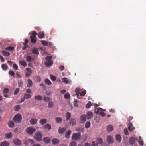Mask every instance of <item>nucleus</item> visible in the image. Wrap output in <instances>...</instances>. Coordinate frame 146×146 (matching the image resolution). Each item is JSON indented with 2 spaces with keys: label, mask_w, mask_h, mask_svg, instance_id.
Segmentation results:
<instances>
[{
  "label": "nucleus",
  "mask_w": 146,
  "mask_h": 146,
  "mask_svg": "<svg viewBox=\"0 0 146 146\" xmlns=\"http://www.w3.org/2000/svg\"><path fill=\"white\" fill-rule=\"evenodd\" d=\"M3 94H6L9 92V89L8 88H6L3 90Z\"/></svg>",
  "instance_id": "13d9d810"
},
{
  "label": "nucleus",
  "mask_w": 146,
  "mask_h": 146,
  "mask_svg": "<svg viewBox=\"0 0 146 146\" xmlns=\"http://www.w3.org/2000/svg\"><path fill=\"white\" fill-rule=\"evenodd\" d=\"M32 52L34 54H36L37 55L39 54L38 49L37 48L34 49L32 50Z\"/></svg>",
  "instance_id": "a878e982"
},
{
  "label": "nucleus",
  "mask_w": 146,
  "mask_h": 146,
  "mask_svg": "<svg viewBox=\"0 0 146 146\" xmlns=\"http://www.w3.org/2000/svg\"><path fill=\"white\" fill-rule=\"evenodd\" d=\"M62 119L61 117H57L56 118V121L58 123H60L62 121Z\"/></svg>",
  "instance_id": "bb28decb"
},
{
  "label": "nucleus",
  "mask_w": 146,
  "mask_h": 146,
  "mask_svg": "<svg viewBox=\"0 0 146 146\" xmlns=\"http://www.w3.org/2000/svg\"><path fill=\"white\" fill-rule=\"evenodd\" d=\"M31 97V95L27 94H25L23 96L24 98L25 99H29Z\"/></svg>",
  "instance_id": "72a5a7b5"
},
{
  "label": "nucleus",
  "mask_w": 146,
  "mask_h": 146,
  "mask_svg": "<svg viewBox=\"0 0 146 146\" xmlns=\"http://www.w3.org/2000/svg\"><path fill=\"white\" fill-rule=\"evenodd\" d=\"M13 143L17 145H20L21 144V142L17 138L14 139L13 140Z\"/></svg>",
  "instance_id": "423d86ee"
},
{
  "label": "nucleus",
  "mask_w": 146,
  "mask_h": 146,
  "mask_svg": "<svg viewBox=\"0 0 146 146\" xmlns=\"http://www.w3.org/2000/svg\"><path fill=\"white\" fill-rule=\"evenodd\" d=\"M48 107L49 108H52L54 106V103L52 101L48 102Z\"/></svg>",
  "instance_id": "4c0bfd02"
},
{
  "label": "nucleus",
  "mask_w": 146,
  "mask_h": 146,
  "mask_svg": "<svg viewBox=\"0 0 146 146\" xmlns=\"http://www.w3.org/2000/svg\"><path fill=\"white\" fill-rule=\"evenodd\" d=\"M137 139V138H135L133 137H131L129 139V143L131 145L134 144L135 143V140L136 139Z\"/></svg>",
  "instance_id": "0eeeda50"
},
{
  "label": "nucleus",
  "mask_w": 146,
  "mask_h": 146,
  "mask_svg": "<svg viewBox=\"0 0 146 146\" xmlns=\"http://www.w3.org/2000/svg\"><path fill=\"white\" fill-rule=\"evenodd\" d=\"M35 130L36 129L35 128L32 127H29L27 128L26 129V131L27 133L31 135L32 134L33 132H35Z\"/></svg>",
  "instance_id": "39448f33"
},
{
  "label": "nucleus",
  "mask_w": 146,
  "mask_h": 146,
  "mask_svg": "<svg viewBox=\"0 0 146 146\" xmlns=\"http://www.w3.org/2000/svg\"><path fill=\"white\" fill-rule=\"evenodd\" d=\"M59 68L61 71H62L64 70V67L63 66H59Z\"/></svg>",
  "instance_id": "338daca9"
},
{
  "label": "nucleus",
  "mask_w": 146,
  "mask_h": 146,
  "mask_svg": "<svg viewBox=\"0 0 146 146\" xmlns=\"http://www.w3.org/2000/svg\"><path fill=\"white\" fill-rule=\"evenodd\" d=\"M37 35L39 38L42 39L44 36V31L40 32L38 33Z\"/></svg>",
  "instance_id": "1a4fd4ad"
},
{
  "label": "nucleus",
  "mask_w": 146,
  "mask_h": 146,
  "mask_svg": "<svg viewBox=\"0 0 146 146\" xmlns=\"http://www.w3.org/2000/svg\"><path fill=\"white\" fill-rule=\"evenodd\" d=\"M42 137L41 133L40 132H38L36 133L34 136V138L36 140L40 141L41 140Z\"/></svg>",
  "instance_id": "20e7f679"
},
{
  "label": "nucleus",
  "mask_w": 146,
  "mask_h": 146,
  "mask_svg": "<svg viewBox=\"0 0 146 146\" xmlns=\"http://www.w3.org/2000/svg\"><path fill=\"white\" fill-rule=\"evenodd\" d=\"M70 123L72 126L75 125L76 123L75 120L74 119H70Z\"/></svg>",
  "instance_id": "c756f323"
},
{
  "label": "nucleus",
  "mask_w": 146,
  "mask_h": 146,
  "mask_svg": "<svg viewBox=\"0 0 146 146\" xmlns=\"http://www.w3.org/2000/svg\"><path fill=\"white\" fill-rule=\"evenodd\" d=\"M128 129L130 131H132L134 129V127H133L132 124L131 123H129V124Z\"/></svg>",
  "instance_id": "6ab92c4d"
},
{
  "label": "nucleus",
  "mask_w": 146,
  "mask_h": 146,
  "mask_svg": "<svg viewBox=\"0 0 146 146\" xmlns=\"http://www.w3.org/2000/svg\"><path fill=\"white\" fill-rule=\"evenodd\" d=\"M62 82L66 84L70 83L71 82L70 80H69L66 77L62 78Z\"/></svg>",
  "instance_id": "9d476101"
},
{
  "label": "nucleus",
  "mask_w": 146,
  "mask_h": 146,
  "mask_svg": "<svg viewBox=\"0 0 146 146\" xmlns=\"http://www.w3.org/2000/svg\"><path fill=\"white\" fill-rule=\"evenodd\" d=\"M23 84V82L21 80H20L18 82V84L19 87H22Z\"/></svg>",
  "instance_id": "09e8293b"
},
{
  "label": "nucleus",
  "mask_w": 146,
  "mask_h": 146,
  "mask_svg": "<svg viewBox=\"0 0 146 146\" xmlns=\"http://www.w3.org/2000/svg\"><path fill=\"white\" fill-rule=\"evenodd\" d=\"M30 38L31 39V41L32 43L35 44L37 41L36 39L35 38L36 37H34V36H30Z\"/></svg>",
  "instance_id": "2f4dec72"
},
{
  "label": "nucleus",
  "mask_w": 146,
  "mask_h": 146,
  "mask_svg": "<svg viewBox=\"0 0 146 146\" xmlns=\"http://www.w3.org/2000/svg\"><path fill=\"white\" fill-rule=\"evenodd\" d=\"M44 128L45 130H47L48 131L51 129V127L50 124H47L44 126Z\"/></svg>",
  "instance_id": "4468645a"
},
{
  "label": "nucleus",
  "mask_w": 146,
  "mask_h": 146,
  "mask_svg": "<svg viewBox=\"0 0 146 146\" xmlns=\"http://www.w3.org/2000/svg\"><path fill=\"white\" fill-rule=\"evenodd\" d=\"M53 64V62L52 61H49L46 62L44 64L47 66L48 67L52 66Z\"/></svg>",
  "instance_id": "f3484780"
},
{
  "label": "nucleus",
  "mask_w": 146,
  "mask_h": 146,
  "mask_svg": "<svg viewBox=\"0 0 146 146\" xmlns=\"http://www.w3.org/2000/svg\"><path fill=\"white\" fill-rule=\"evenodd\" d=\"M52 58V57L51 56H48L45 58L48 61H51L50 60H51Z\"/></svg>",
  "instance_id": "680f3d73"
},
{
  "label": "nucleus",
  "mask_w": 146,
  "mask_h": 146,
  "mask_svg": "<svg viewBox=\"0 0 146 146\" xmlns=\"http://www.w3.org/2000/svg\"><path fill=\"white\" fill-rule=\"evenodd\" d=\"M107 141L109 144L112 143L113 141V138L110 136H108L107 137Z\"/></svg>",
  "instance_id": "6e6552de"
},
{
  "label": "nucleus",
  "mask_w": 146,
  "mask_h": 146,
  "mask_svg": "<svg viewBox=\"0 0 146 146\" xmlns=\"http://www.w3.org/2000/svg\"><path fill=\"white\" fill-rule=\"evenodd\" d=\"M8 126L9 127L13 128L14 126V123L12 121H9L8 123Z\"/></svg>",
  "instance_id": "aec40b11"
},
{
  "label": "nucleus",
  "mask_w": 146,
  "mask_h": 146,
  "mask_svg": "<svg viewBox=\"0 0 146 146\" xmlns=\"http://www.w3.org/2000/svg\"><path fill=\"white\" fill-rule=\"evenodd\" d=\"M92 104L90 102H89L86 105V108H89L91 107Z\"/></svg>",
  "instance_id": "864d4df0"
},
{
  "label": "nucleus",
  "mask_w": 146,
  "mask_h": 146,
  "mask_svg": "<svg viewBox=\"0 0 146 146\" xmlns=\"http://www.w3.org/2000/svg\"><path fill=\"white\" fill-rule=\"evenodd\" d=\"M41 44L43 45L44 46H48V42L46 41L45 40H42L41 41Z\"/></svg>",
  "instance_id": "de8ad7c7"
},
{
  "label": "nucleus",
  "mask_w": 146,
  "mask_h": 146,
  "mask_svg": "<svg viewBox=\"0 0 146 146\" xmlns=\"http://www.w3.org/2000/svg\"><path fill=\"white\" fill-rule=\"evenodd\" d=\"M2 53L3 55L4 56H9L10 55L9 53L5 51H2Z\"/></svg>",
  "instance_id": "f704fd0d"
},
{
  "label": "nucleus",
  "mask_w": 146,
  "mask_h": 146,
  "mask_svg": "<svg viewBox=\"0 0 146 146\" xmlns=\"http://www.w3.org/2000/svg\"><path fill=\"white\" fill-rule=\"evenodd\" d=\"M124 132L125 135H129V133L127 129H124Z\"/></svg>",
  "instance_id": "0e129e2a"
},
{
  "label": "nucleus",
  "mask_w": 146,
  "mask_h": 146,
  "mask_svg": "<svg viewBox=\"0 0 146 146\" xmlns=\"http://www.w3.org/2000/svg\"><path fill=\"white\" fill-rule=\"evenodd\" d=\"M19 88H17L14 92V95H17L18 93L19 92Z\"/></svg>",
  "instance_id": "6e6d98bb"
},
{
  "label": "nucleus",
  "mask_w": 146,
  "mask_h": 146,
  "mask_svg": "<svg viewBox=\"0 0 146 146\" xmlns=\"http://www.w3.org/2000/svg\"><path fill=\"white\" fill-rule=\"evenodd\" d=\"M1 67L3 70H5L7 69L8 66L6 64H2Z\"/></svg>",
  "instance_id": "58836bf2"
},
{
  "label": "nucleus",
  "mask_w": 146,
  "mask_h": 146,
  "mask_svg": "<svg viewBox=\"0 0 146 146\" xmlns=\"http://www.w3.org/2000/svg\"><path fill=\"white\" fill-rule=\"evenodd\" d=\"M43 141L46 143H50V139L48 137H45L43 139Z\"/></svg>",
  "instance_id": "4be33fe9"
},
{
  "label": "nucleus",
  "mask_w": 146,
  "mask_h": 146,
  "mask_svg": "<svg viewBox=\"0 0 146 146\" xmlns=\"http://www.w3.org/2000/svg\"><path fill=\"white\" fill-rule=\"evenodd\" d=\"M115 140L118 142H120L121 141V137L120 135L117 134L115 136Z\"/></svg>",
  "instance_id": "f8f14e48"
},
{
  "label": "nucleus",
  "mask_w": 146,
  "mask_h": 146,
  "mask_svg": "<svg viewBox=\"0 0 146 146\" xmlns=\"http://www.w3.org/2000/svg\"><path fill=\"white\" fill-rule=\"evenodd\" d=\"M59 140L57 138L54 139L52 141V143L54 145H57L59 143Z\"/></svg>",
  "instance_id": "dca6fc26"
},
{
  "label": "nucleus",
  "mask_w": 146,
  "mask_h": 146,
  "mask_svg": "<svg viewBox=\"0 0 146 146\" xmlns=\"http://www.w3.org/2000/svg\"><path fill=\"white\" fill-rule=\"evenodd\" d=\"M12 134L11 132H9L8 133H6L5 134V137L7 139H10L12 137Z\"/></svg>",
  "instance_id": "7c9ffc66"
},
{
  "label": "nucleus",
  "mask_w": 146,
  "mask_h": 146,
  "mask_svg": "<svg viewBox=\"0 0 146 146\" xmlns=\"http://www.w3.org/2000/svg\"><path fill=\"white\" fill-rule=\"evenodd\" d=\"M29 143L31 144H33L34 143L33 140L32 139H29L24 142V144L25 145H28L29 144Z\"/></svg>",
  "instance_id": "9b49d317"
},
{
  "label": "nucleus",
  "mask_w": 146,
  "mask_h": 146,
  "mask_svg": "<svg viewBox=\"0 0 146 146\" xmlns=\"http://www.w3.org/2000/svg\"><path fill=\"white\" fill-rule=\"evenodd\" d=\"M51 100L50 98L49 97H46L44 98V102H50L51 101Z\"/></svg>",
  "instance_id": "8fccbe9b"
},
{
  "label": "nucleus",
  "mask_w": 146,
  "mask_h": 146,
  "mask_svg": "<svg viewBox=\"0 0 146 146\" xmlns=\"http://www.w3.org/2000/svg\"><path fill=\"white\" fill-rule=\"evenodd\" d=\"M86 115H81L80 117V119L81 121H82V123H83L86 121Z\"/></svg>",
  "instance_id": "b1692460"
},
{
  "label": "nucleus",
  "mask_w": 146,
  "mask_h": 146,
  "mask_svg": "<svg viewBox=\"0 0 146 146\" xmlns=\"http://www.w3.org/2000/svg\"><path fill=\"white\" fill-rule=\"evenodd\" d=\"M90 123L89 122H87L85 125V127L86 128H88L90 127Z\"/></svg>",
  "instance_id": "3c124183"
},
{
  "label": "nucleus",
  "mask_w": 146,
  "mask_h": 146,
  "mask_svg": "<svg viewBox=\"0 0 146 146\" xmlns=\"http://www.w3.org/2000/svg\"><path fill=\"white\" fill-rule=\"evenodd\" d=\"M50 77L51 80L52 81H54L56 80V78L52 75H50Z\"/></svg>",
  "instance_id": "052dcab7"
},
{
  "label": "nucleus",
  "mask_w": 146,
  "mask_h": 146,
  "mask_svg": "<svg viewBox=\"0 0 146 146\" xmlns=\"http://www.w3.org/2000/svg\"><path fill=\"white\" fill-rule=\"evenodd\" d=\"M14 48L13 47L9 46L5 48L6 50L8 51H12L14 50Z\"/></svg>",
  "instance_id": "79ce46f5"
},
{
  "label": "nucleus",
  "mask_w": 146,
  "mask_h": 146,
  "mask_svg": "<svg viewBox=\"0 0 146 146\" xmlns=\"http://www.w3.org/2000/svg\"><path fill=\"white\" fill-rule=\"evenodd\" d=\"M113 129V127L111 125H109L107 127V130L108 131L110 132L112 131Z\"/></svg>",
  "instance_id": "ea45409f"
},
{
  "label": "nucleus",
  "mask_w": 146,
  "mask_h": 146,
  "mask_svg": "<svg viewBox=\"0 0 146 146\" xmlns=\"http://www.w3.org/2000/svg\"><path fill=\"white\" fill-rule=\"evenodd\" d=\"M97 144H100L103 143V141L102 139L98 138L97 140Z\"/></svg>",
  "instance_id": "a18cd8bd"
},
{
  "label": "nucleus",
  "mask_w": 146,
  "mask_h": 146,
  "mask_svg": "<svg viewBox=\"0 0 146 146\" xmlns=\"http://www.w3.org/2000/svg\"><path fill=\"white\" fill-rule=\"evenodd\" d=\"M86 93V90H84L82 92L80 93V95L82 96H84Z\"/></svg>",
  "instance_id": "5fc2aeb1"
},
{
  "label": "nucleus",
  "mask_w": 146,
  "mask_h": 146,
  "mask_svg": "<svg viewBox=\"0 0 146 146\" xmlns=\"http://www.w3.org/2000/svg\"><path fill=\"white\" fill-rule=\"evenodd\" d=\"M27 86L28 87H31L33 85V83L32 80L30 79H28L27 80Z\"/></svg>",
  "instance_id": "2eb2a0df"
},
{
  "label": "nucleus",
  "mask_w": 146,
  "mask_h": 146,
  "mask_svg": "<svg viewBox=\"0 0 146 146\" xmlns=\"http://www.w3.org/2000/svg\"><path fill=\"white\" fill-rule=\"evenodd\" d=\"M66 131V129L65 128L60 127L59 128L58 131L60 134H62L65 132Z\"/></svg>",
  "instance_id": "ddd939ff"
},
{
  "label": "nucleus",
  "mask_w": 146,
  "mask_h": 146,
  "mask_svg": "<svg viewBox=\"0 0 146 146\" xmlns=\"http://www.w3.org/2000/svg\"><path fill=\"white\" fill-rule=\"evenodd\" d=\"M13 68L16 70L18 69V67L17 66L16 64H14L13 65Z\"/></svg>",
  "instance_id": "69168bd1"
},
{
  "label": "nucleus",
  "mask_w": 146,
  "mask_h": 146,
  "mask_svg": "<svg viewBox=\"0 0 146 146\" xmlns=\"http://www.w3.org/2000/svg\"><path fill=\"white\" fill-rule=\"evenodd\" d=\"M81 134L79 132L73 133L72 136V139L74 140H79L80 139Z\"/></svg>",
  "instance_id": "f257e3e1"
},
{
  "label": "nucleus",
  "mask_w": 146,
  "mask_h": 146,
  "mask_svg": "<svg viewBox=\"0 0 146 146\" xmlns=\"http://www.w3.org/2000/svg\"><path fill=\"white\" fill-rule=\"evenodd\" d=\"M37 121V119L35 118L31 119L30 121V123L32 125L36 124Z\"/></svg>",
  "instance_id": "a211bd4d"
},
{
  "label": "nucleus",
  "mask_w": 146,
  "mask_h": 146,
  "mask_svg": "<svg viewBox=\"0 0 146 146\" xmlns=\"http://www.w3.org/2000/svg\"><path fill=\"white\" fill-rule=\"evenodd\" d=\"M9 74L10 75L12 76H14L15 74L14 72L11 70L9 71Z\"/></svg>",
  "instance_id": "e2e57ef3"
},
{
  "label": "nucleus",
  "mask_w": 146,
  "mask_h": 146,
  "mask_svg": "<svg viewBox=\"0 0 146 146\" xmlns=\"http://www.w3.org/2000/svg\"><path fill=\"white\" fill-rule=\"evenodd\" d=\"M1 146H9V143L5 141L2 143Z\"/></svg>",
  "instance_id": "e433bc0d"
},
{
  "label": "nucleus",
  "mask_w": 146,
  "mask_h": 146,
  "mask_svg": "<svg viewBox=\"0 0 146 146\" xmlns=\"http://www.w3.org/2000/svg\"><path fill=\"white\" fill-rule=\"evenodd\" d=\"M71 133V131L70 130L67 131L66 133L65 137L66 138H69Z\"/></svg>",
  "instance_id": "cd10ccee"
},
{
  "label": "nucleus",
  "mask_w": 146,
  "mask_h": 146,
  "mask_svg": "<svg viewBox=\"0 0 146 146\" xmlns=\"http://www.w3.org/2000/svg\"><path fill=\"white\" fill-rule=\"evenodd\" d=\"M64 97L66 99H68L70 97V94L68 93H67L64 95Z\"/></svg>",
  "instance_id": "603ef678"
},
{
  "label": "nucleus",
  "mask_w": 146,
  "mask_h": 146,
  "mask_svg": "<svg viewBox=\"0 0 146 146\" xmlns=\"http://www.w3.org/2000/svg\"><path fill=\"white\" fill-rule=\"evenodd\" d=\"M139 143L141 145H143V142L140 136H139Z\"/></svg>",
  "instance_id": "c03bdc74"
},
{
  "label": "nucleus",
  "mask_w": 146,
  "mask_h": 146,
  "mask_svg": "<svg viewBox=\"0 0 146 146\" xmlns=\"http://www.w3.org/2000/svg\"><path fill=\"white\" fill-rule=\"evenodd\" d=\"M66 119L67 121H68L70 118L71 114L69 112H67L66 115Z\"/></svg>",
  "instance_id": "473e14b6"
},
{
  "label": "nucleus",
  "mask_w": 146,
  "mask_h": 146,
  "mask_svg": "<svg viewBox=\"0 0 146 146\" xmlns=\"http://www.w3.org/2000/svg\"><path fill=\"white\" fill-rule=\"evenodd\" d=\"M19 62L21 65L24 67H26L27 66V64L25 61L23 60L20 61H19Z\"/></svg>",
  "instance_id": "a19ab883"
},
{
  "label": "nucleus",
  "mask_w": 146,
  "mask_h": 146,
  "mask_svg": "<svg viewBox=\"0 0 146 146\" xmlns=\"http://www.w3.org/2000/svg\"><path fill=\"white\" fill-rule=\"evenodd\" d=\"M76 143L75 141H72L70 143V146H76Z\"/></svg>",
  "instance_id": "4d7b16f0"
},
{
  "label": "nucleus",
  "mask_w": 146,
  "mask_h": 146,
  "mask_svg": "<svg viewBox=\"0 0 146 146\" xmlns=\"http://www.w3.org/2000/svg\"><path fill=\"white\" fill-rule=\"evenodd\" d=\"M93 115L92 113L91 112H88L87 114L86 117L87 118L89 119H90Z\"/></svg>",
  "instance_id": "412c9836"
},
{
  "label": "nucleus",
  "mask_w": 146,
  "mask_h": 146,
  "mask_svg": "<svg viewBox=\"0 0 146 146\" xmlns=\"http://www.w3.org/2000/svg\"><path fill=\"white\" fill-rule=\"evenodd\" d=\"M45 83L48 85H50L52 84L51 81L48 79H46L45 80Z\"/></svg>",
  "instance_id": "37998d69"
},
{
  "label": "nucleus",
  "mask_w": 146,
  "mask_h": 146,
  "mask_svg": "<svg viewBox=\"0 0 146 146\" xmlns=\"http://www.w3.org/2000/svg\"><path fill=\"white\" fill-rule=\"evenodd\" d=\"M47 123V120L45 119H41L39 121V123L41 125H43Z\"/></svg>",
  "instance_id": "393cba45"
},
{
  "label": "nucleus",
  "mask_w": 146,
  "mask_h": 146,
  "mask_svg": "<svg viewBox=\"0 0 146 146\" xmlns=\"http://www.w3.org/2000/svg\"><path fill=\"white\" fill-rule=\"evenodd\" d=\"M34 98L36 100H41L42 98V97L41 96L38 95L35 96Z\"/></svg>",
  "instance_id": "c85d7f7f"
},
{
  "label": "nucleus",
  "mask_w": 146,
  "mask_h": 146,
  "mask_svg": "<svg viewBox=\"0 0 146 146\" xmlns=\"http://www.w3.org/2000/svg\"><path fill=\"white\" fill-rule=\"evenodd\" d=\"M26 60L28 62H31L34 60V59L30 56H27L26 58Z\"/></svg>",
  "instance_id": "c9c22d12"
},
{
  "label": "nucleus",
  "mask_w": 146,
  "mask_h": 146,
  "mask_svg": "<svg viewBox=\"0 0 146 146\" xmlns=\"http://www.w3.org/2000/svg\"><path fill=\"white\" fill-rule=\"evenodd\" d=\"M82 90L80 89L79 88H76L75 91V92L76 94V95L77 96V97L78 98V96L79 95V92L80 91H82Z\"/></svg>",
  "instance_id": "5701e85b"
},
{
  "label": "nucleus",
  "mask_w": 146,
  "mask_h": 146,
  "mask_svg": "<svg viewBox=\"0 0 146 146\" xmlns=\"http://www.w3.org/2000/svg\"><path fill=\"white\" fill-rule=\"evenodd\" d=\"M26 92L27 93L29 94H31L32 92V90L30 89H27Z\"/></svg>",
  "instance_id": "774afa93"
},
{
  "label": "nucleus",
  "mask_w": 146,
  "mask_h": 146,
  "mask_svg": "<svg viewBox=\"0 0 146 146\" xmlns=\"http://www.w3.org/2000/svg\"><path fill=\"white\" fill-rule=\"evenodd\" d=\"M103 110V109L100 108H96L95 109V113L96 114H99L102 117H104L105 115V113L102 111L100 112V111H102Z\"/></svg>",
  "instance_id": "f03ea898"
},
{
  "label": "nucleus",
  "mask_w": 146,
  "mask_h": 146,
  "mask_svg": "<svg viewBox=\"0 0 146 146\" xmlns=\"http://www.w3.org/2000/svg\"><path fill=\"white\" fill-rule=\"evenodd\" d=\"M35 80L38 82H40L41 81V78L39 76H36L35 77Z\"/></svg>",
  "instance_id": "49530a36"
},
{
  "label": "nucleus",
  "mask_w": 146,
  "mask_h": 146,
  "mask_svg": "<svg viewBox=\"0 0 146 146\" xmlns=\"http://www.w3.org/2000/svg\"><path fill=\"white\" fill-rule=\"evenodd\" d=\"M13 120L15 122L19 123L22 120L21 116L20 114H17L14 116Z\"/></svg>",
  "instance_id": "7ed1b4c3"
},
{
  "label": "nucleus",
  "mask_w": 146,
  "mask_h": 146,
  "mask_svg": "<svg viewBox=\"0 0 146 146\" xmlns=\"http://www.w3.org/2000/svg\"><path fill=\"white\" fill-rule=\"evenodd\" d=\"M37 34L36 32L35 31H33L32 33V36H34V37H36V35Z\"/></svg>",
  "instance_id": "bf43d9fd"
}]
</instances>
